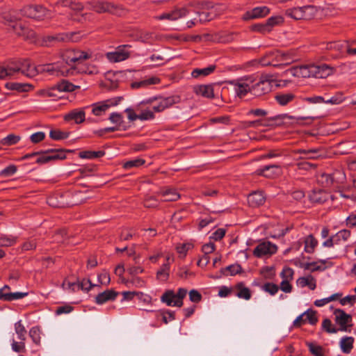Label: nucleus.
<instances>
[{
  "label": "nucleus",
  "mask_w": 356,
  "mask_h": 356,
  "mask_svg": "<svg viewBox=\"0 0 356 356\" xmlns=\"http://www.w3.org/2000/svg\"><path fill=\"white\" fill-rule=\"evenodd\" d=\"M282 22V17L280 16H275L270 17L267 22H266L267 26L268 29H270V31L271 30V27L279 24Z\"/></svg>",
  "instance_id": "obj_64"
},
{
  "label": "nucleus",
  "mask_w": 356,
  "mask_h": 356,
  "mask_svg": "<svg viewBox=\"0 0 356 356\" xmlns=\"http://www.w3.org/2000/svg\"><path fill=\"white\" fill-rule=\"evenodd\" d=\"M86 114L83 110L74 109L65 114L64 120L65 121L74 120L76 124L82 123L85 121Z\"/></svg>",
  "instance_id": "obj_20"
},
{
  "label": "nucleus",
  "mask_w": 356,
  "mask_h": 356,
  "mask_svg": "<svg viewBox=\"0 0 356 356\" xmlns=\"http://www.w3.org/2000/svg\"><path fill=\"white\" fill-rule=\"evenodd\" d=\"M122 97H118L103 102H99L92 105V113L96 116L102 115L111 106H116L121 101Z\"/></svg>",
  "instance_id": "obj_7"
},
{
  "label": "nucleus",
  "mask_w": 356,
  "mask_h": 356,
  "mask_svg": "<svg viewBox=\"0 0 356 356\" xmlns=\"http://www.w3.org/2000/svg\"><path fill=\"white\" fill-rule=\"evenodd\" d=\"M159 194L164 197L163 200L166 202L177 201L180 198V195L177 190L172 188H162L159 191Z\"/></svg>",
  "instance_id": "obj_23"
},
{
  "label": "nucleus",
  "mask_w": 356,
  "mask_h": 356,
  "mask_svg": "<svg viewBox=\"0 0 356 356\" xmlns=\"http://www.w3.org/2000/svg\"><path fill=\"white\" fill-rule=\"evenodd\" d=\"M194 92L199 95L207 98H213V88L211 85H201L194 88Z\"/></svg>",
  "instance_id": "obj_24"
},
{
  "label": "nucleus",
  "mask_w": 356,
  "mask_h": 356,
  "mask_svg": "<svg viewBox=\"0 0 356 356\" xmlns=\"http://www.w3.org/2000/svg\"><path fill=\"white\" fill-rule=\"evenodd\" d=\"M109 120L119 127L123 122V117L120 113H112L110 115Z\"/></svg>",
  "instance_id": "obj_61"
},
{
  "label": "nucleus",
  "mask_w": 356,
  "mask_h": 356,
  "mask_svg": "<svg viewBox=\"0 0 356 356\" xmlns=\"http://www.w3.org/2000/svg\"><path fill=\"white\" fill-rule=\"evenodd\" d=\"M10 68H11L10 63H9L6 66H0V79L13 76V71L10 70Z\"/></svg>",
  "instance_id": "obj_52"
},
{
  "label": "nucleus",
  "mask_w": 356,
  "mask_h": 356,
  "mask_svg": "<svg viewBox=\"0 0 356 356\" xmlns=\"http://www.w3.org/2000/svg\"><path fill=\"white\" fill-rule=\"evenodd\" d=\"M236 289L238 290V292L236 294L237 297L247 300L250 299V290L248 288L245 287L243 282L238 283L236 285Z\"/></svg>",
  "instance_id": "obj_35"
},
{
  "label": "nucleus",
  "mask_w": 356,
  "mask_h": 356,
  "mask_svg": "<svg viewBox=\"0 0 356 356\" xmlns=\"http://www.w3.org/2000/svg\"><path fill=\"white\" fill-rule=\"evenodd\" d=\"M253 76H245L238 79L229 81L228 83L234 87L237 97L243 98L248 93H251V84L254 83Z\"/></svg>",
  "instance_id": "obj_2"
},
{
  "label": "nucleus",
  "mask_w": 356,
  "mask_h": 356,
  "mask_svg": "<svg viewBox=\"0 0 356 356\" xmlns=\"http://www.w3.org/2000/svg\"><path fill=\"white\" fill-rule=\"evenodd\" d=\"M54 88H56V92H72L79 87L74 86L67 80H62L54 86Z\"/></svg>",
  "instance_id": "obj_29"
},
{
  "label": "nucleus",
  "mask_w": 356,
  "mask_h": 356,
  "mask_svg": "<svg viewBox=\"0 0 356 356\" xmlns=\"http://www.w3.org/2000/svg\"><path fill=\"white\" fill-rule=\"evenodd\" d=\"M304 315L306 321H308L311 325H315L317 323L318 318L316 317L315 311L312 309H308L304 312Z\"/></svg>",
  "instance_id": "obj_53"
},
{
  "label": "nucleus",
  "mask_w": 356,
  "mask_h": 356,
  "mask_svg": "<svg viewBox=\"0 0 356 356\" xmlns=\"http://www.w3.org/2000/svg\"><path fill=\"white\" fill-rule=\"evenodd\" d=\"M294 98L295 95L293 93H277L275 96V100L281 106H286L292 102Z\"/></svg>",
  "instance_id": "obj_34"
},
{
  "label": "nucleus",
  "mask_w": 356,
  "mask_h": 356,
  "mask_svg": "<svg viewBox=\"0 0 356 356\" xmlns=\"http://www.w3.org/2000/svg\"><path fill=\"white\" fill-rule=\"evenodd\" d=\"M72 40L76 42V39H73L69 37L68 35L64 33H59L53 35L44 36L42 39V43L44 45L49 46L60 42H65L67 40Z\"/></svg>",
  "instance_id": "obj_14"
},
{
  "label": "nucleus",
  "mask_w": 356,
  "mask_h": 356,
  "mask_svg": "<svg viewBox=\"0 0 356 356\" xmlns=\"http://www.w3.org/2000/svg\"><path fill=\"white\" fill-rule=\"evenodd\" d=\"M0 290V300L5 301H12L23 298L27 295V293L15 292V293H2Z\"/></svg>",
  "instance_id": "obj_33"
},
{
  "label": "nucleus",
  "mask_w": 356,
  "mask_h": 356,
  "mask_svg": "<svg viewBox=\"0 0 356 356\" xmlns=\"http://www.w3.org/2000/svg\"><path fill=\"white\" fill-rule=\"evenodd\" d=\"M227 271L229 272L230 275H235L242 272V268L239 264H232L225 268H222L220 273L224 275H227L226 273Z\"/></svg>",
  "instance_id": "obj_40"
},
{
  "label": "nucleus",
  "mask_w": 356,
  "mask_h": 356,
  "mask_svg": "<svg viewBox=\"0 0 356 356\" xmlns=\"http://www.w3.org/2000/svg\"><path fill=\"white\" fill-rule=\"evenodd\" d=\"M180 102L179 96H170L165 98H159L156 104L152 106V111L156 113L163 111L165 109Z\"/></svg>",
  "instance_id": "obj_9"
},
{
  "label": "nucleus",
  "mask_w": 356,
  "mask_h": 356,
  "mask_svg": "<svg viewBox=\"0 0 356 356\" xmlns=\"http://www.w3.org/2000/svg\"><path fill=\"white\" fill-rule=\"evenodd\" d=\"M6 87L13 90L19 92H28L33 89V86L29 83H9L6 84Z\"/></svg>",
  "instance_id": "obj_32"
},
{
  "label": "nucleus",
  "mask_w": 356,
  "mask_h": 356,
  "mask_svg": "<svg viewBox=\"0 0 356 356\" xmlns=\"http://www.w3.org/2000/svg\"><path fill=\"white\" fill-rule=\"evenodd\" d=\"M118 293L113 289L106 290L102 293H99L95 298L97 304L102 305L110 300H114Z\"/></svg>",
  "instance_id": "obj_21"
},
{
  "label": "nucleus",
  "mask_w": 356,
  "mask_h": 356,
  "mask_svg": "<svg viewBox=\"0 0 356 356\" xmlns=\"http://www.w3.org/2000/svg\"><path fill=\"white\" fill-rule=\"evenodd\" d=\"M301 12L302 11H301V9L300 8V7H298V8L287 9L285 11V14L286 16H288L292 19H294L296 20H300V19H302V17Z\"/></svg>",
  "instance_id": "obj_42"
},
{
  "label": "nucleus",
  "mask_w": 356,
  "mask_h": 356,
  "mask_svg": "<svg viewBox=\"0 0 356 356\" xmlns=\"http://www.w3.org/2000/svg\"><path fill=\"white\" fill-rule=\"evenodd\" d=\"M128 45L119 46L115 51L108 52L106 58L111 63H118L125 60L130 56V52L126 48Z\"/></svg>",
  "instance_id": "obj_10"
},
{
  "label": "nucleus",
  "mask_w": 356,
  "mask_h": 356,
  "mask_svg": "<svg viewBox=\"0 0 356 356\" xmlns=\"http://www.w3.org/2000/svg\"><path fill=\"white\" fill-rule=\"evenodd\" d=\"M317 244L318 241L312 235H309L305 240V252L308 253H312Z\"/></svg>",
  "instance_id": "obj_39"
},
{
  "label": "nucleus",
  "mask_w": 356,
  "mask_h": 356,
  "mask_svg": "<svg viewBox=\"0 0 356 356\" xmlns=\"http://www.w3.org/2000/svg\"><path fill=\"white\" fill-rule=\"evenodd\" d=\"M67 236V232L65 229L57 231L54 235V241L56 243H64Z\"/></svg>",
  "instance_id": "obj_58"
},
{
  "label": "nucleus",
  "mask_w": 356,
  "mask_h": 356,
  "mask_svg": "<svg viewBox=\"0 0 356 356\" xmlns=\"http://www.w3.org/2000/svg\"><path fill=\"white\" fill-rule=\"evenodd\" d=\"M350 232L348 230L343 229L339 231L337 234L334 235V238L337 242V244H339L341 241H346L350 237Z\"/></svg>",
  "instance_id": "obj_44"
},
{
  "label": "nucleus",
  "mask_w": 356,
  "mask_h": 356,
  "mask_svg": "<svg viewBox=\"0 0 356 356\" xmlns=\"http://www.w3.org/2000/svg\"><path fill=\"white\" fill-rule=\"evenodd\" d=\"M269 9L266 6L257 7L253 8L250 12L246 13V19H254L262 17L269 13Z\"/></svg>",
  "instance_id": "obj_26"
},
{
  "label": "nucleus",
  "mask_w": 356,
  "mask_h": 356,
  "mask_svg": "<svg viewBox=\"0 0 356 356\" xmlns=\"http://www.w3.org/2000/svg\"><path fill=\"white\" fill-rule=\"evenodd\" d=\"M11 68L13 75L16 73L21 72L22 74L29 77H33L37 75L36 66H33L28 60H19L10 62Z\"/></svg>",
  "instance_id": "obj_4"
},
{
  "label": "nucleus",
  "mask_w": 356,
  "mask_h": 356,
  "mask_svg": "<svg viewBox=\"0 0 356 356\" xmlns=\"http://www.w3.org/2000/svg\"><path fill=\"white\" fill-rule=\"evenodd\" d=\"M322 327L325 332L330 334L337 333L339 331L338 328H336L328 318H325L323 321Z\"/></svg>",
  "instance_id": "obj_47"
},
{
  "label": "nucleus",
  "mask_w": 356,
  "mask_h": 356,
  "mask_svg": "<svg viewBox=\"0 0 356 356\" xmlns=\"http://www.w3.org/2000/svg\"><path fill=\"white\" fill-rule=\"evenodd\" d=\"M263 289L266 292L269 293L270 295H275L278 291V286L275 284L273 283H266L263 286Z\"/></svg>",
  "instance_id": "obj_63"
},
{
  "label": "nucleus",
  "mask_w": 356,
  "mask_h": 356,
  "mask_svg": "<svg viewBox=\"0 0 356 356\" xmlns=\"http://www.w3.org/2000/svg\"><path fill=\"white\" fill-rule=\"evenodd\" d=\"M354 338L352 337H343L340 341V347L344 353H349L353 347Z\"/></svg>",
  "instance_id": "obj_36"
},
{
  "label": "nucleus",
  "mask_w": 356,
  "mask_h": 356,
  "mask_svg": "<svg viewBox=\"0 0 356 356\" xmlns=\"http://www.w3.org/2000/svg\"><path fill=\"white\" fill-rule=\"evenodd\" d=\"M170 257L166 258L167 262L163 264L156 272V279L160 282H167L170 276Z\"/></svg>",
  "instance_id": "obj_22"
},
{
  "label": "nucleus",
  "mask_w": 356,
  "mask_h": 356,
  "mask_svg": "<svg viewBox=\"0 0 356 356\" xmlns=\"http://www.w3.org/2000/svg\"><path fill=\"white\" fill-rule=\"evenodd\" d=\"M160 82V79L156 76H152L148 79L140 81H135L131 84V87L132 88H146L150 85H155Z\"/></svg>",
  "instance_id": "obj_27"
},
{
  "label": "nucleus",
  "mask_w": 356,
  "mask_h": 356,
  "mask_svg": "<svg viewBox=\"0 0 356 356\" xmlns=\"http://www.w3.org/2000/svg\"><path fill=\"white\" fill-rule=\"evenodd\" d=\"M309 119L311 120H313L314 119V118L301 117V118H296L294 116L289 115L286 113H284V114L277 115L270 117L268 118V120L273 122V124H275L277 126H281V125H284V124H286L288 123H291V122H289L290 120L298 121L299 120H309Z\"/></svg>",
  "instance_id": "obj_13"
},
{
  "label": "nucleus",
  "mask_w": 356,
  "mask_h": 356,
  "mask_svg": "<svg viewBox=\"0 0 356 356\" xmlns=\"http://www.w3.org/2000/svg\"><path fill=\"white\" fill-rule=\"evenodd\" d=\"M309 351L314 356H323V348L320 346H316L312 343H307Z\"/></svg>",
  "instance_id": "obj_54"
},
{
  "label": "nucleus",
  "mask_w": 356,
  "mask_h": 356,
  "mask_svg": "<svg viewBox=\"0 0 356 356\" xmlns=\"http://www.w3.org/2000/svg\"><path fill=\"white\" fill-rule=\"evenodd\" d=\"M40 330L38 327H33L29 331L30 337L32 339L33 341L37 345H39L40 343Z\"/></svg>",
  "instance_id": "obj_46"
},
{
  "label": "nucleus",
  "mask_w": 356,
  "mask_h": 356,
  "mask_svg": "<svg viewBox=\"0 0 356 356\" xmlns=\"http://www.w3.org/2000/svg\"><path fill=\"white\" fill-rule=\"evenodd\" d=\"M325 187L332 186L334 183V178L330 174H323L319 179Z\"/></svg>",
  "instance_id": "obj_57"
},
{
  "label": "nucleus",
  "mask_w": 356,
  "mask_h": 356,
  "mask_svg": "<svg viewBox=\"0 0 356 356\" xmlns=\"http://www.w3.org/2000/svg\"><path fill=\"white\" fill-rule=\"evenodd\" d=\"M272 76H261L260 80L256 83L251 84V94L256 97H260L271 91Z\"/></svg>",
  "instance_id": "obj_5"
},
{
  "label": "nucleus",
  "mask_w": 356,
  "mask_h": 356,
  "mask_svg": "<svg viewBox=\"0 0 356 356\" xmlns=\"http://www.w3.org/2000/svg\"><path fill=\"white\" fill-rule=\"evenodd\" d=\"M16 243V238L13 236H2L0 237L1 247H10Z\"/></svg>",
  "instance_id": "obj_48"
},
{
  "label": "nucleus",
  "mask_w": 356,
  "mask_h": 356,
  "mask_svg": "<svg viewBox=\"0 0 356 356\" xmlns=\"http://www.w3.org/2000/svg\"><path fill=\"white\" fill-rule=\"evenodd\" d=\"M188 291L186 289H179L177 293L172 290H167L161 297L162 302L168 306L181 307L183 305V299L186 297Z\"/></svg>",
  "instance_id": "obj_3"
},
{
  "label": "nucleus",
  "mask_w": 356,
  "mask_h": 356,
  "mask_svg": "<svg viewBox=\"0 0 356 356\" xmlns=\"http://www.w3.org/2000/svg\"><path fill=\"white\" fill-rule=\"evenodd\" d=\"M17 172V167L15 165H10L0 172V176L3 177H8L14 175Z\"/></svg>",
  "instance_id": "obj_55"
},
{
  "label": "nucleus",
  "mask_w": 356,
  "mask_h": 356,
  "mask_svg": "<svg viewBox=\"0 0 356 356\" xmlns=\"http://www.w3.org/2000/svg\"><path fill=\"white\" fill-rule=\"evenodd\" d=\"M19 140L20 137L19 136H16L15 134H10L8 136L1 139L0 143L3 145L10 146L17 143Z\"/></svg>",
  "instance_id": "obj_43"
},
{
  "label": "nucleus",
  "mask_w": 356,
  "mask_h": 356,
  "mask_svg": "<svg viewBox=\"0 0 356 356\" xmlns=\"http://www.w3.org/2000/svg\"><path fill=\"white\" fill-rule=\"evenodd\" d=\"M311 65H303L295 69L296 73L298 76H301L302 77H310L312 76V74L311 73Z\"/></svg>",
  "instance_id": "obj_45"
},
{
  "label": "nucleus",
  "mask_w": 356,
  "mask_h": 356,
  "mask_svg": "<svg viewBox=\"0 0 356 356\" xmlns=\"http://www.w3.org/2000/svg\"><path fill=\"white\" fill-rule=\"evenodd\" d=\"M145 160L142 159H137L131 161H129L124 164L125 169H130L134 167H139L145 163Z\"/></svg>",
  "instance_id": "obj_56"
},
{
  "label": "nucleus",
  "mask_w": 356,
  "mask_h": 356,
  "mask_svg": "<svg viewBox=\"0 0 356 356\" xmlns=\"http://www.w3.org/2000/svg\"><path fill=\"white\" fill-rule=\"evenodd\" d=\"M15 330L16 334L18 335V339L20 341H24L26 339V330L21 321H17L15 324Z\"/></svg>",
  "instance_id": "obj_41"
},
{
  "label": "nucleus",
  "mask_w": 356,
  "mask_h": 356,
  "mask_svg": "<svg viewBox=\"0 0 356 356\" xmlns=\"http://www.w3.org/2000/svg\"><path fill=\"white\" fill-rule=\"evenodd\" d=\"M37 74L38 73H42L44 72H49L51 74H54L55 72L58 73L60 72L63 74L64 72L61 70L58 64L54 63H49L46 65H40L36 66Z\"/></svg>",
  "instance_id": "obj_25"
},
{
  "label": "nucleus",
  "mask_w": 356,
  "mask_h": 356,
  "mask_svg": "<svg viewBox=\"0 0 356 356\" xmlns=\"http://www.w3.org/2000/svg\"><path fill=\"white\" fill-rule=\"evenodd\" d=\"M216 70V65H209L207 67L203 68V69H199L196 68L193 70L191 72V76L193 78H198L200 76H207L209 75L210 74L213 73L214 70Z\"/></svg>",
  "instance_id": "obj_31"
},
{
  "label": "nucleus",
  "mask_w": 356,
  "mask_h": 356,
  "mask_svg": "<svg viewBox=\"0 0 356 356\" xmlns=\"http://www.w3.org/2000/svg\"><path fill=\"white\" fill-rule=\"evenodd\" d=\"M89 5L90 6V8L92 10L99 13L105 12L113 13L116 8V6L114 4L104 1H93L89 3Z\"/></svg>",
  "instance_id": "obj_17"
},
{
  "label": "nucleus",
  "mask_w": 356,
  "mask_h": 356,
  "mask_svg": "<svg viewBox=\"0 0 356 356\" xmlns=\"http://www.w3.org/2000/svg\"><path fill=\"white\" fill-rule=\"evenodd\" d=\"M17 34L19 36L24 37V39L30 40L31 42H33L35 38V33L28 28H26L23 32L17 31Z\"/></svg>",
  "instance_id": "obj_51"
},
{
  "label": "nucleus",
  "mask_w": 356,
  "mask_h": 356,
  "mask_svg": "<svg viewBox=\"0 0 356 356\" xmlns=\"http://www.w3.org/2000/svg\"><path fill=\"white\" fill-rule=\"evenodd\" d=\"M293 275V270L289 267L284 268L281 273V277L284 280H289V281L292 280Z\"/></svg>",
  "instance_id": "obj_62"
},
{
  "label": "nucleus",
  "mask_w": 356,
  "mask_h": 356,
  "mask_svg": "<svg viewBox=\"0 0 356 356\" xmlns=\"http://www.w3.org/2000/svg\"><path fill=\"white\" fill-rule=\"evenodd\" d=\"M255 173L257 175L264 176L267 178H273L281 173V168L277 165H269L257 170Z\"/></svg>",
  "instance_id": "obj_16"
},
{
  "label": "nucleus",
  "mask_w": 356,
  "mask_h": 356,
  "mask_svg": "<svg viewBox=\"0 0 356 356\" xmlns=\"http://www.w3.org/2000/svg\"><path fill=\"white\" fill-rule=\"evenodd\" d=\"M344 99H345V97L343 96V92H338L330 99L325 100V104H339Z\"/></svg>",
  "instance_id": "obj_49"
},
{
  "label": "nucleus",
  "mask_w": 356,
  "mask_h": 356,
  "mask_svg": "<svg viewBox=\"0 0 356 356\" xmlns=\"http://www.w3.org/2000/svg\"><path fill=\"white\" fill-rule=\"evenodd\" d=\"M276 58L279 61H285L286 64H289L293 62V58L291 56V54L289 52L286 53H281L277 51L276 53Z\"/></svg>",
  "instance_id": "obj_59"
},
{
  "label": "nucleus",
  "mask_w": 356,
  "mask_h": 356,
  "mask_svg": "<svg viewBox=\"0 0 356 356\" xmlns=\"http://www.w3.org/2000/svg\"><path fill=\"white\" fill-rule=\"evenodd\" d=\"M335 316V322L340 327L338 328L340 331H350L349 327L352 326L351 324H348L352 321V316L350 314H346L343 310L337 309L334 312Z\"/></svg>",
  "instance_id": "obj_8"
},
{
  "label": "nucleus",
  "mask_w": 356,
  "mask_h": 356,
  "mask_svg": "<svg viewBox=\"0 0 356 356\" xmlns=\"http://www.w3.org/2000/svg\"><path fill=\"white\" fill-rule=\"evenodd\" d=\"M90 57L88 53L84 51H74L73 56L69 55L66 58L67 63L70 64L71 63H81L83 60H85Z\"/></svg>",
  "instance_id": "obj_28"
},
{
  "label": "nucleus",
  "mask_w": 356,
  "mask_h": 356,
  "mask_svg": "<svg viewBox=\"0 0 356 356\" xmlns=\"http://www.w3.org/2000/svg\"><path fill=\"white\" fill-rule=\"evenodd\" d=\"M266 197L261 191H254L248 197V202L250 206L257 207L264 204Z\"/></svg>",
  "instance_id": "obj_19"
},
{
  "label": "nucleus",
  "mask_w": 356,
  "mask_h": 356,
  "mask_svg": "<svg viewBox=\"0 0 356 356\" xmlns=\"http://www.w3.org/2000/svg\"><path fill=\"white\" fill-rule=\"evenodd\" d=\"M300 8L302 11V19L303 20H309L312 19L317 13L316 8L312 5L300 7Z\"/></svg>",
  "instance_id": "obj_30"
},
{
  "label": "nucleus",
  "mask_w": 356,
  "mask_h": 356,
  "mask_svg": "<svg viewBox=\"0 0 356 356\" xmlns=\"http://www.w3.org/2000/svg\"><path fill=\"white\" fill-rule=\"evenodd\" d=\"M310 69L312 76L318 79L327 78L332 75L335 71L334 67L326 64L320 65H311Z\"/></svg>",
  "instance_id": "obj_11"
},
{
  "label": "nucleus",
  "mask_w": 356,
  "mask_h": 356,
  "mask_svg": "<svg viewBox=\"0 0 356 356\" xmlns=\"http://www.w3.org/2000/svg\"><path fill=\"white\" fill-rule=\"evenodd\" d=\"M277 251V246L269 241L259 243L253 250V254L260 258L266 255H271Z\"/></svg>",
  "instance_id": "obj_12"
},
{
  "label": "nucleus",
  "mask_w": 356,
  "mask_h": 356,
  "mask_svg": "<svg viewBox=\"0 0 356 356\" xmlns=\"http://www.w3.org/2000/svg\"><path fill=\"white\" fill-rule=\"evenodd\" d=\"M188 11L185 8H181L179 9H176L170 13H163L160 16L157 17V19L159 20L168 19V20H177L179 18L185 17L188 15Z\"/></svg>",
  "instance_id": "obj_18"
},
{
  "label": "nucleus",
  "mask_w": 356,
  "mask_h": 356,
  "mask_svg": "<svg viewBox=\"0 0 356 356\" xmlns=\"http://www.w3.org/2000/svg\"><path fill=\"white\" fill-rule=\"evenodd\" d=\"M105 154L104 151H83L79 152V157L81 159H93L96 158H99L103 156Z\"/></svg>",
  "instance_id": "obj_38"
},
{
  "label": "nucleus",
  "mask_w": 356,
  "mask_h": 356,
  "mask_svg": "<svg viewBox=\"0 0 356 356\" xmlns=\"http://www.w3.org/2000/svg\"><path fill=\"white\" fill-rule=\"evenodd\" d=\"M60 6L69 7L72 10L75 12L81 11L83 8V6L81 3L76 0H59L54 6V11L58 12Z\"/></svg>",
  "instance_id": "obj_15"
},
{
  "label": "nucleus",
  "mask_w": 356,
  "mask_h": 356,
  "mask_svg": "<svg viewBox=\"0 0 356 356\" xmlns=\"http://www.w3.org/2000/svg\"><path fill=\"white\" fill-rule=\"evenodd\" d=\"M3 17L6 23H8L10 26L12 24L17 23V21L20 19L19 14L17 13L15 10L3 13Z\"/></svg>",
  "instance_id": "obj_37"
},
{
  "label": "nucleus",
  "mask_w": 356,
  "mask_h": 356,
  "mask_svg": "<svg viewBox=\"0 0 356 356\" xmlns=\"http://www.w3.org/2000/svg\"><path fill=\"white\" fill-rule=\"evenodd\" d=\"M68 136V133L63 132L60 130H51L49 133L50 138L56 140L65 139Z\"/></svg>",
  "instance_id": "obj_50"
},
{
  "label": "nucleus",
  "mask_w": 356,
  "mask_h": 356,
  "mask_svg": "<svg viewBox=\"0 0 356 356\" xmlns=\"http://www.w3.org/2000/svg\"><path fill=\"white\" fill-rule=\"evenodd\" d=\"M20 16H25L37 20L52 18L49 10L40 5H29L20 10Z\"/></svg>",
  "instance_id": "obj_1"
},
{
  "label": "nucleus",
  "mask_w": 356,
  "mask_h": 356,
  "mask_svg": "<svg viewBox=\"0 0 356 356\" xmlns=\"http://www.w3.org/2000/svg\"><path fill=\"white\" fill-rule=\"evenodd\" d=\"M158 204V200L153 196H147L144 200V206L147 208L156 207Z\"/></svg>",
  "instance_id": "obj_60"
},
{
  "label": "nucleus",
  "mask_w": 356,
  "mask_h": 356,
  "mask_svg": "<svg viewBox=\"0 0 356 356\" xmlns=\"http://www.w3.org/2000/svg\"><path fill=\"white\" fill-rule=\"evenodd\" d=\"M40 154L37 155L36 163L43 164L48 163L53 160L63 159L65 158V154L63 150H57L50 149L45 152H39Z\"/></svg>",
  "instance_id": "obj_6"
}]
</instances>
